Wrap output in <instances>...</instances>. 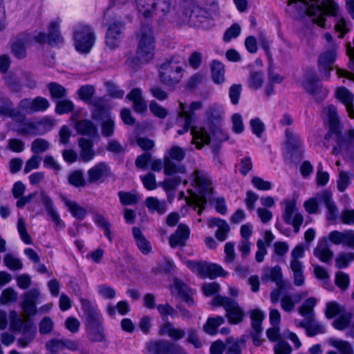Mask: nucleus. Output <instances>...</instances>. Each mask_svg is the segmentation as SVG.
<instances>
[{
  "mask_svg": "<svg viewBox=\"0 0 354 354\" xmlns=\"http://www.w3.org/2000/svg\"><path fill=\"white\" fill-rule=\"evenodd\" d=\"M295 5L301 16H308L313 24H317L322 28L325 27V15H330L336 17L335 28L340 32L339 37L349 31L348 23L345 19L339 16V7L333 0H324L321 2L317 0H290L288 5Z\"/></svg>",
  "mask_w": 354,
  "mask_h": 354,
  "instance_id": "1",
  "label": "nucleus"
},
{
  "mask_svg": "<svg viewBox=\"0 0 354 354\" xmlns=\"http://www.w3.org/2000/svg\"><path fill=\"white\" fill-rule=\"evenodd\" d=\"M323 113L327 117L330 131L337 136V147L333 148V153L342 152L346 161L354 164V129H350L345 135L341 133V126L335 106L329 105L324 108Z\"/></svg>",
  "mask_w": 354,
  "mask_h": 354,
  "instance_id": "2",
  "label": "nucleus"
},
{
  "mask_svg": "<svg viewBox=\"0 0 354 354\" xmlns=\"http://www.w3.org/2000/svg\"><path fill=\"white\" fill-rule=\"evenodd\" d=\"M185 15L187 21L191 26H198L205 19L215 20L221 17V10L218 0H201V7L192 6L188 1L185 2Z\"/></svg>",
  "mask_w": 354,
  "mask_h": 354,
  "instance_id": "3",
  "label": "nucleus"
},
{
  "mask_svg": "<svg viewBox=\"0 0 354 354\" xmlns=\"http://www.w3.org/2000/svg\"><path fill=\"white\" fill-rule=\"evenodd\" d=\"M317 300L315 297L306 299L298 308V313L304 319L295 320L296 326L305 329L308 337H312L326 332L324 324L317 321L314 308Z\"/></svg>",
  "mask_w": 354,
  "mask_h": 354,
  "instance_id": "4",
  "label": "nucleus"
},
{
  "mask_svg": "<svg viewBox=\"0 0 354 354\" xmlns=\"http://www.w3.org/2000/svg\"><path fill=\"white\" fill-rule=\"evenodd\" d=\"M192 183L197 187L198 194L194 196L196 206L199 207L198 214L201 215L207 201L212 199L213 188L209 176L204 171L196 169L192 174Z\"/></svg>",
  "mask_w": 354,
  "mask_h": 354,
  "instance_id": "5",
  "label": "nucleus"
},
{
  "mask_svg": "<svg viewBox=\"0 0 354 354\" xmlns=\"http://www.w3.org/2000/svg\"><path fill=\"white\" fill-rule=\"evenodd\" d=\"M192 144L198 149H201L204 145H208L211 138L216 142H221L227 140V136L223 132L220 124L209 125L207 127L192 128Z\"/></svg>",
  "mask_w": 354,
  "mask_h": 354,
  "instance_id": "6",
  "label": "nucleus"
},
{
  "mask_svg": "<svg viewBox=\"0 0 354 354\" xmlns=\"http://www.w3.org/2000/svg\"><path fill=\"white\" fill-rule=\"evenodd\" d=\"M183 77V68L180 57H172L159 67L160 81L167 86L178 84Z\"/></svg>",
  "mask_w": 354,
  "mask_h": 354,
  "instance_id": "7",
  "label": "nucleus"
},
{
  "mask_svg": "<svg viewBox=\"0 0 354 354\" xmlns=\"http://www.w3.org/2000/svg\"><path fill=\"white\" fill-rule=\"evenodd\" d=\"M185 157V150L179 146L171 147L164 157V174L173 176L178 174H185L186 167L180 162Z\"/></svg>",
  "mask_w": 354,
  "mask_h": 354,
  "instance_id": "8",
  "label": "nucleus"
},
{
  "mask_svg": "<svg viewBox=\"0 0 354 354\" xmlns=\"http://www.w3.org/2000/svg\"><path fill=\"white\" fill-rule=\"evenodd\" d=\"M138 12L145 18L165 16L171 10L172 0H135Z\"/></svg>",
  "mask_w": 354,
  "mask_h": 354,
  "instance_id": "9",
  "label": "nucleus"
},
{
  "mask_svg": "<svg viewBox=\"0 0 354 354\" xmlns=\"http://www.w3.org/2000/svg\"><path fill=\"white\" fill-rule=\"evenodd\" d=\"M137 55L143 62H148L154 55V37L149 26L141 27L138 34Z\"/></svg>",
  "mask_w": 354,
  "mask_h": 354,
  "instance_id": "10",
  "label": "nucleus"
},
{
  "mask_svg": "<svg viewBox=\"0 0 354 354\" xmlns=\"http://www.w3.org/2000/svg\"><path fill=\"white\" fill-rule=\"evenodd\" d=\"M213 306H223L226 311V316L231 324H236L243 321L244 312L239 304L231 298L216 296L212 301Z\"/></svg>",
  "mask_w": 354,
  "mask_h": 354,
  "instance_id": "11",
  "label": "nucleus"
},
{
  "mask_svg": "<svg viewBox=\"0 0 354 354\" xmlns=\"http://www.w3.org/2000/svg\"><path fill=\"white\" fill-rule=\"evenodd\" d=\"M75 48L77 51L87 53L93 46L95 37L93 29L88 26L77 28L73 34Z\"/></svg>",
  "mask_w": 354,
  "mask_h": 354,
  "instance_id": "12",
  "label": "nucleus"
},
{
  "mask_svg": "<svg viewBox=\"0 0 354 354\" xmlns=\"http://www.w3.org/2000/svg\"><path fill=\"white\" fill-rule=\"evenodd\" d=\"M285 207L282 214L283 221L288 224L292 225L294 232L298 233L300 227L304 222L302 214L299 212L296 207V203L292 200H287L284 202Z\"/></svg>",
  "mask_w": 354,
  "mask_h": 354,
  "instance_id": "13",
  "label": "nucleus"
},
{
  "mask_svg": "<svg viewBox=\"0 0 354 354\" xmlns=\"http://www.w3.org/2000/svg\"><path fill=\"white\" fill-rule=\"evenodd\" d=\"M336 59V46L333 44L331 48L322 53L317 60V68L322 78L329 80L330 72Z\"/></svg>",
  "mask_w": 354,
  "mask_h": 354,
  "instance_id": "14",
  "label": "nucleus"
},
{
  "mask_svg": "<svg viewBox=\"0 0 354 354\" xmlns=\"http://www.w3.org/2000/svg\"><path fill=\"white\" fill-rule=\"evenodd\" d=\"M304 86L305 90L313 95L318 102H322L328 94V90L319 83V80L316 74L308 75L304 83Z\"/></svg>",
  "mask_w": 354,
  "mask_h": 354,
  "instance_id": "15",
  "label": "nucleus"
},
{
  "mask_svg": "<svg viewBox=\"0 0 354 354\" xmlns=\"http://www.w3.org/2000/svg\"><path fill=\"white\" fill-rule=\"evenodd\" d=\"M112 175L110 167L104 162H100L87 171V181L89 184L104 183Z\"/></svg>",
  "mask_w": 354,
  "mask_h": 354,
  "instance_id": "16",
  "label": "nucleus"
},
{
  "mask_svg": "<svg viewBox=\"0 0 354 354\" xmlns=\"http://www.w3.org/2000/svg\"><path fill=\"white\" fill-rule=\"evenodd\" d=\"M12 330L21 333V337L17 340V344L21 347L27 346L34 339L36 335V328L29 318L25 319V322L23 324Z\"/></svg>",
  "mask_w": 354,
  "mask_h": 354,
  "instance_id": "17",
  "label": "nucleus"
},
{
  "mask_svg": "<svg viewBox=\"0 0 354 354\" xmlns=\"http://www.w3.org/2000/svg\"><path fill=\"white\" fill-rule=\"evenodd\" d=\"M328 239L335 245H342L344 247L354 249V230H353L332 231L328 234Z\"/></svg>",
  "mask_w": 354,
  "mask_h": 354,
  "instance_id": "18",
  "label": "nucleus"
},
{
  "mask_svg": "<svg viewBox=\"0 0 354 354\" xmlns=\"http://www.w3.org/2000/svg\"><path fill=\"white\" fill-rule=\"evenodd\" d=\"M123 24L122 23L114 22L107 28L105 42L106 46L114 49L119 46L123 35Z\"/></svg>",
  "mask_w": 354,
  "mask_h": 354,
  "instance_id": "19",
  "label": "nucleus"
},
{
  "mask_svg": "<svg viewBox=\"0 0 354 354\" xmlns=\"http://www.w3.org/2000/svg\"><path fill=\"white\" fill-rule=\"evenodd\" d=\"M80 302L86 317V328L102 325L100 315L95 307L85 299H81Z\"/></svg>",
  "mask_w": 354,
  "mask_h": 354,
  "instance_id": "20",
  "label": "nucleus"
},
{
  "mask_svg": "<svg viewBox=\"0 0 354 354\" xmlns=\"http://www.w3.org/2000/svg\"><path fill=\"white\" fill-rule=\"evenodd\" d=\"M41 201L45 207L48 215L50 217L51 220L55 223L58 229H63L65 227L64 222L61 220L59 214L54 208L53 202L51 198L47 194L44 190H41L39 192Z\"/></svg>",
  "mask_w": 354,
  "mask_h": 354,
  "instance_id": "21",
  "label": "nucleus"
},
{
  "mask_svg": "<svg viewBox=\"0 0 354 354\" xmlns=\"http://www.w3.org/2000/svg\"><path fill=\"white\" fill-rule=\"evenodd\" d=\"M126 98L133 103V109L138 113L147 111V104L142 96V91L139 88H133L126 96Z\"/></svg>",
  "mask_w": 354,
  "mask_h": 354,
  "instance_id": "22",
  "label": "nucleus"
},
{
  "mask_svg": "<svg viewBox=\"0 0 354 354\" xmlns=\"http://www.w3.org/2000/svg\"><path fill=\"white\" fill-rule=\"evenodd\" d=\"M313 254L322 262L326 264L331 263L333 257V252L330 249L327 240L323 239L320 240L313 250Z\"/></svg>",
  "mask_w": 354,
  "mask_h": 354,
  "instance_id": "23",
  "label": "nucleus"
},
{
  "mask_svg": "<svg viewBox=\"0 0 354 354\" xmlns=\"http://www.w3.org/2000/svg\"><path fill=\"white\" fill-rule=\"evenodd\" d=\"M74 128L77 133L89 138L99 137L97 127L89 120H80L74 122Z\"/></svg>",
  "mask_w": 354,
  "mask_h": 354,
  "instance_id": "24",
  "label": "nucleus"
},
{
  "mask_svg": "<svg viewBox=\"0 0 354 354\" xmlns=\"http://www.w3.org/2000/svg\"><path fill=\"white\" fill-rule=\"evenodd\" d=\"M189 227L184 224L178 225V229L169 238V245L171 248L177 246H183L189 238Z\"/></svg>",
  "mask_w": 354,
  "mask_h": 354,
  "instance_id": "25",
  "label": "nucleus"
},
{
  "mask_svg": "<svg viewBox=\"0 0 354 354\" xmlns=\"http://www.w3.org/2000/svg\"><path fill=\"white\" fill-rule=\"evenodd\" d=\"M78 146L80 148V158L84 162H89L94 158L95 152L92 140L80 138L78 140Z\"/></svg>",
  "mask_w": 354,
  "mask_h": 354,
  "instance_id": "26",
  "label": "nucleus"
},
{
  "mask_svg": "<svg viewBox=\"0 0 354 354\" xmlns=\"http://www.w3.org/2000/svg\"><path fill=\"white\" fill-rule=\"evenodd\" d=\"M317 198L320 202H323L328 209V220H335L337 218V208L332 200L330 192L325 190L317 194Z\"/></svg>",
  "mask_w": 354,
  "mask_h": 354,
  "instance_id": "27",
  "label": "nucleus"
},
{
  "mask_svg": "<svg viewBox=\"0 0 354 354\" xmlns=\"http://www.w3.org/2000/svg\"><path fill=\"white\" fill-rule=\"evenodd\" d=\"M88 104L92 106L91 117L95 120H98L105 115L110 113L102 97L93 99Z\"/></svg>",
  "mask_w": 354,
  "mask_h": 354,
  "instance_id": "28",
  "label": "nucleus"
},
{
  "mask_svg": "<svg viewBox=\"0 0 354 354\" xmlns=\"http://www.w3.org/2000/svg\"><path fill=\"white\" fill-rule=\"evenodd\" d=\"M337 99L341 101L346 107L349 116L354 118V109H353V95L346 88L341 87L337 88L336 92Z\"/></svg>",
  "mask_w": 354,
  "mask_h": 354,
  "instance_id": "29",
  "label": "nucleus"
},
{
  "mask_svg": "<svg viewBox=\"0 0 354 354\" xmlns=\"http://www.w3.org/2000/svg\"><path fill=\"white\" fill-rule=\"evenodd\" d=\"M159 334L167 335L172 339L177 341L185 337V332L183 329L174 327L171 322L167 321L160 327Z\"/></svg>",
  "mask_w": 354,
  "mask_h": 354,
  "instance_id": "30",
  "label": "nucleus"
},
{
  "mask_svg": "<svg viewBox=\"0 0 354 354\" xmlns=\"http://www.w3.org/2000/svg\"><path fill=\"white\" fill-rule=\"evenodd\" d=\"M133 236L135 239L136 245L143 254H148L151 252V246L149 241L147 240L140 229L138 227H133L132 229Z\"/></svg>",
  "mask_w": 354,
  "mask_h": 354,
  "instance_id": "31",
  "label": "nucleus"
},
{
  "mask_svg": "<svg viewBox=\"0 0 354 354\" xmlns=\"http://www.w3.org/2000/svg\"><path fill=\"white\" fill-rule=\"evenodd\" d=\"M286 147L288 152L293 153L298 151L302 146L299 135L287 129L285 131Z\"/></svg>",
  "mask_w": 354,
  "mask_h": 354,
  "instance_id": "32",
  "label": "nucleus"
},
{
  "mask_svg": "<svg viewBox=\"0 0 354 354\" xmlns=\"http://www.w3.org/2000/svg\"><path fill=\"white\" fill-rule=\"evenodd\" d=\"M2 104H0V115L9 116L15 120H24V116L20 114L13 106V103L8 98H1Z\"/></svg>",
  "mask_w": 354,
  "mask_h": 354,
  "instance_id": "33",
  "label": "nucleus"
},
{
  "mask_svg": "<svg viewBox=\"0 0 354 354\" xmlns=\"http://www.w3.org/2000/svg\"><path fill=\"white\" fill-rule=\"evenodd\" d=\"M97 121H100L101 133L103 137H111L115 132V125L111 113L105 115Z\"/></svg>",
  "mask_w": 354,
  "mask_h": 354,
  "instance_id": "34",
  "label": "nucleus"
},
{
  "mask_svg": "<svg viewBox=\"0 0 354 354\" xmlns=\"http://www.w3.org/2000/svg\"><path fill=\"white\" fill-rule=\"evenodd\" d=\"M64 42V39L60 35L59 24L53 21L49 24L47 43L50 46H57Z\"/></svg>",
  "mask_w": 354,
  "mask_h": 354,
  "instance_id": "35",
  "label": "nucleus"
},
{
  "mask_svg": "<svg viewBox=\"0 0 354 354\" xmlns=\"http://www.w3.org/2000/svg\"><path fill=\"white\" fill-rule=\"evenodd\" d=\"M168 340H151L146 344V348L151 354H167Z\"/></svg>",
  "mask_w": 354,
  "mask_h": 354,
  "instance_id": "36",
  "label": "nucleus"
},
{
  "mask_svg": "<svg viewBox=\"0 0 354 354\" xmlns=\"http://www.w3.org/2000/svg\"><path fill=\"white\" fill-rule=\"evenodd\" d=\"M174 286L178 292V295L185 302H186L189 306L194 304V299L192 297V291L185 283L180 280L175 279Z\"/></svg>",
  "mask_w": 354,
  "mask_h": 354,
  "instance_id": "37",
  "label": "nucleus"
},
{
  "mask_svg": "<svg viewBox=\"0 0 354 354\" xmlns=\"http://www.w3.org/2000/svg\"><path fill=\"white\" fill-rule=\"evenodd\" d=\"M62 201L75 218L79 220L84 218L87 214V211L83 207L80 206L75 201H71L66 198H63Z\"/></svg>",
  "mask_w": 354,
  "mask_h": 354,
  "instance_id": "38",
  "label": "nucleus"
},
{
  "mask_svg": "<svg viewBox=\"0 0 354 354\" xmlns=\"http://www.w3.org/2000/svg\"><path fill=\"white\" fill-rule=\"evenodd\" d=\"M225 322L224 317L217 316L216 317H209L207 322L204 324L203 329L205 333L210 335L217 333V328Z\"/></svg>",
  "mask_w": 354,
  "mask_h": 354,
  "instance_id": "39",
  "label": "nucleus"
},
{
  "mask_svg": "<svg viewBox=\"0 0 354 354\" xmlns=\"http://www.w3.org/2000/svg\"><path fill=\"white\" fill-rule=\"evenodd\" d=\"M211 73L213 81L216 84H221L225 80V68L223 64L216 60L211 64Z\"/></svg>",
  "mask_w": 354,
  "mask_h": 354,
  "instance_id": "40",
  "label": "nucleus"
},
{
  "mask_svg": "<svg viewBox=\"0 0 354 354\" xmlns=\"http://www.w3.org/2000/svg\"><path fill=\"white\" fill-rule=\"evenodd\" d=\"M328 343L333 347L337 348L340 354H354L353 346L348 342L329 338Z\"/></svg>",
  "mask_w": 354,
  "mask_h": 354,
  "instance_id": "41",
  "label": "nucleus"
},
{
  "mask_svg": "<svg viewBox=\"0 0 354 354\" xmlns=\"http://www.w3.org/2000/svg\"><path fill=\"white\" fill-rule=\"evenodd\" d=\"M353 317V313L351 312L342 313V314L333 321V326L338 330H344L348 328Z\"/></svg>",
  "mask_w": 354,
  "mask_h": 354,
  "instance_id": "42",
  "label": "nucleus"
},
{
  "mask_svg": "<svg viewBox=\"0 0 354 354\" xmlns=\"http://www.w3.org/2000/svg\"><path fill=\"white\" fill-rule=\"evenodd\" d=\"M118 194L121 204L124 206L136 205L140 200V196L136 191L129 192L120 191Z\"/></svg>",
  "mask_w": 354,
  "mask_h": 354,
  "instance_id": "43",
  "label": "nucleus"
},
{
  "mask_svg": "<svg viewBox=\"0 0 354 354\" xmlns=\"http://www.w3.org/2000/svg\"><path fill=\"white\" fill-rule=\"evenodd\" d=\"M263 278L270 279L275 282L279 288L283 289L284 288V281L282 279L281 269L279 266H274L270 269L268 272L265 273Z\"/></svg>",
  "mask_w": 354,
  "mask_h": 354,
  "instance_id": "44",
  "label": "nucleus"
},
{
  "mask_svg": "<svg viewBox=\"0 0 354 354\" xmlns=\"http://www.w3.org/2000/svg\"><path fill=\"white\" fill-rule=\"evenodd\" d=\"M146 206L151 212H157L160 214H163L166 212L167 205L163 201H159L154 197H148L145 200Z\"/></svg>",
  "mask_w": 354,
  "mask_h": 354,
  "instance_id": "45",
  "label": "nucleus"
},
{
  "mask_svg": "<svg viewBox=\"0 0 354 354\" xmlns=\"http://www.w3.org/2000/svg\"><path fill=\"white\" fill-rule=\"evenodd\" d=\"M179 105L180 111L178 113L186 118L190 119L192 121L194 120L195 111L203 108V103L201 102H192L188 110L185 109L184 103L180 102Z\"/></svg>",
  "mask_w": 354,
  "mask_h": 354,
  "instance_id": "46",
  "label": "nucleus"
},
{
  "mask_svg": "<svg viewBox=\"0 0 354 354\" xmlns=\"http://www.w3.org/2000/svg\"><path fill=\"white\" fill-rule=\"evenodd\" d=\"M47 88L49 90L50 97L56 100V102L65 97L66 95V89L58 83L50 82L47 85Z\"/></svg>",
  "mask_w": 354,
  "mask_h": 354,
  "instance_id": "47",
  "label": "nucleus"
},
{
  "mask_svg": "<svg viewBox=\"0 0 354 354\" xmlns=\"http://www.w3.org/2000/svg\"><path fill=\"white\" fill-rule=\"evenodd\" d=\"M88 337L92 342H102L105 339L103 326L86 328Z\"/></svg>",
  "mask_w": 354,
  "mask_h": 354,
  "instance_id": "48",
  "label": "nucleus"
},
{
  "mask_svg": "<svg viewBox=\"0 0 354 354\" xmlns=\"http://www.w3.org/2000/svg\"><path fill=\"white\" fill-rule=\"evenodd\" d=\"M223 111L221 109L216 105L210 106L207 111V118L208 120V125L220 124L222 120Z\"/></svg>",
  "mask_w": 354,
  "mask_h": 354,
  "instance_id": "49",
  "label": "nucleus"
},
{
  "mask_svg": "<svg viewBox=\"0 0 354 354\" xmlns=\"http://www.w3.org/2000/svg\"><path fill=\"white\" fill-rule=\"evenodd\" d=\"M290 269L293 272L294 284L301 286L304 284L305 278L304 276L302 263H290Z\"/></svg>",
  "mask_w": 354,
  "mask_h": 354,
  "instance_id": "50",
  "label": "nucleus"
},
{
  "mask_svg": "<svg viewBox=\"0 0 354 354\" xmlns=\"http://www.w3.org/2000/svg\"><path fill=\"white\" fill-rule=\"evenodd\" d=\"M252 327L254 331L262 332V322L264 319V313L259 309L250 311Z\"/></svg>",
  "mask_w": 354,
  "mask_h": 354,
  "instance_id": "51",
  "label": "nucleus"
},
{
  "mask_svg": "<svg viewBox=\"0 0 354 354\" xmlns=\"http://www.w3.org/2000/svg\"><path fill=\"white\" fill-rule=\"evenodd\" d=\"M225 272L218 265L214 263H205L204 278L214 279L218 276H225Z\"/></svg>",
  "mask_w": 354,
  "mask_h": 354,
  "instance_id": "52",
  "label": "nucleus"
},
{
  "mask_svg": "<svg viewBox=\"0 0 354 354\" xmlns=\"http://www.w3.org/2000/svg\"><path fill=\"white\" fill-rule=\"evenodd\" d=\"M68 181L70 185L75 187H83L86 185V181L84 178L83 172L81 170L71 172L68 177Z\"/></svg>",
  "mask_w": 354,
  "mask_h": 354,
  "instance_id": "53",
  "label": "nucleus"
},
{
  "mask_svg": "<svg viewBox=\"0 0 354 354\" xmlns=\"http://www.w3.org/2000/svg\"><path fill=\"white\" fill-rule=\"evenodd\" d=\"M344 309L336 301L328 302L326 305L324 314L328 319H330L336 315L344 313Z\"/></svg>",
  "mask_w": 354,
  "mask_h": 354,
  "instance_id": "54",
  "label": "nucleus"
},
{
  "mask_svg": "<svg viewBox=\"0 0 354 354\" xmlns=\"http://www.w3.org/2000/svg\"><path fill=\"white\" fill-rule=\"evenodd\" d=\"M50 148V143L45 139L37 138L31 143V151L35 155L46 152Z\"/></svg>",
  "mask_w": 354,
  "mask_h": 354,
  "instance_id": "55",
  "label": "nucleus"
},
{
  "mask_svg": "<svg viewBox=\"0 0 354 354\" xmlns=\"http://www.w3.org/2000/svg\"><path fill=\"white\" fill-rule=\"evenodd\" d=\"M75 108V105L72 101L69 100H59L56 102L55 112L59 115L68 113L72 112Z\"/></svg>",
  "mask_w": 354,
  "mask_h": 354,
  "instance_id": "56",
  "label": "nucleus"
},
{
  "mask_svg": "<svg viewBox=\"0 0 354 354\" xmlns=\"http://www.w3.org/2000/svg\"><path fill=\"white\" fill-rule=\"evenodd\" d=\"M353 261H354V252H342L338 254L335 259V266L338 269L346 268Z\"/></svg>",
  "mask_w": 354,
  "mask_h": 354,
  "instance_id": "57",
  "label": "nucleus"
},
{
  "mask_svg": "<svg viewBox=\"0 0 354 354\" xmlns=\"http://www.w3.org/2000/svg\"><path fill=\"white\" fill-rule=\"evenodd\" d=\"M11 52L17 59H24L26 56L25 43L21 39H16L11 46Z\"/></svg>",
  "mask_w": 354,
  "mask_h": 354,
  "instance_id": "58",
  "label": "nucleus"
},
{
  "mask_svg": "<svg viewBox=\"0 0 354 354\" xmlns=\"http://www.w3.org/2000/svg\"><path fill=\"white\" fill-rule=\"evenodd\" d=\"M95 91V88L93 86L84 85L79 88L77 94L82 100L88 104L93 100Z\"/></svg>",
  "mask_w": 354,
  "mask_h": 354,
  "instance_id": "59",
  "label": "nucleus"
},
{
  "mask_svg": "<svg viewBox=\"0 0 354 354\" xmlns=\"http://www.w3.org/2000/svg\"><path fill=\"white\" fill-rule=\"evenodd\" d=\"M249 86L252 89H259L263 82V73L262 72L252 71L250 74Z\"/></svg>",
  "mask_w": 354,
  "mask_h": 354,
  "instance_id": "60",
  "label": "nucleus"
},
{
  "mask_svg": "<svg viewBox=\"0 0 354 354\" xmlns=\"http://www.w3.org/2000/svg\"><path fill=\"white\" fill-rule=\"evenodd\" d=\"M18 294L12 288L5 289L0 296V304H6L8 302H15L17 299Z\"/></svg>",
  "mask_w": 354,
  "mask_h": 354,
  "instance_id": "61",
  "label": "nucleus"
},
{
  "mask_svg": "<svg viewBox=\"0 0 354 354\" xmlns=\"http://www.w3.org/2000/svg\"><path fill=\"white\" fill-rule=\"evenodd\" d=\"M187 342L192 344L196 348H200L203 345V342L198 335L197 330L194 328H189L187 330Z\"/></svg>",
  "mask_w": 354,
  "mask_h": 354,
  "instance_id": "62",
  "label": "nucleus"
},
{
  "mask_svg": "<svg viewBox=\"0 0 354 354\" xmlns=\"http://www.w3.org/2000/svg\"><path fill=\"white\" fill-rule=\"evenodd\" d=\"M185 263L192 272L196 273L201 277L204 278L206 262L186 261Z\"/></svg>",
  "mask_w": 354,
  "mask_h": 354,
  "instance_id": "63",
  "label": "nucleus"
},
{
  "mask_svg": "<svg viewBox=\"0 0 354 354\" xmlns=\"http://www.w3.org/2000/svg\"><path fill=\"white\" fill-rule=\"evenodd\" d=\"M5 265L10 270H19L23 268L22 262L10 254H7L3 259Z\"/></svg>",
  "mask_w": 354,
  "mask_h": 354,
  "instance_id": "64",
  "label": "nucleus"
}]
</instances>
